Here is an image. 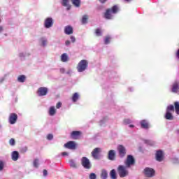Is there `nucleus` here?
<instances>
[{
    "mask_svg": "<svg viewBox=\"0 0 179 179\" xmlns=\"http://www.w3.org/2000/svg\"><path fill=\"white\" fill-rule=\"evenodd\" d=\"M118 13V6H113L111 8L106 10L104 17L108 20H111V19H114V15Z\"/></svg>",
    "mask_w": 179,
    "mask_h": 179,
    "instance_id": "1",
    "label": "nucleus"
},
{
    "mask_svg": "<svg viewBox=\"0 0 179 179\" xmlns=\"http://www.w3.org/2000/svg\"><path fill=\"white\" fill-rule=\"evenodd\" d=\"M127 169H128V167L124 166L123 165L118 166L117 173L120 178H124L129 176V171Z\"/></svg>",
    "mask_w": 179,
    "mask_h": 179,
    "instance_id": "2",
    "label": "nucleus"
},
{
    "mask_svg": "<svg viewBox=\"0 0 179 179\" xmlns=\"http://www.w3.org/2000/svg\"><path fill=\"white\" fill-rule=\"evenodd\" d=\"M89 66V62L86 59H83L80 61L77 65V71L78 72H85V70L87 69Z\"/></svg>",
    "mask_w": 179,
    "mask_h": 179,
    "instance_id": "3",
    "label": "nucleus"
},
{
    "mask_svg": "<svg viewBox=\"0 0 179 179\" xmlns=\"http://www.w3.org/2000/svg\"><path fill=\"white\" fill-rule=\"evenodd\" d=\"M43 26L45 29H51L54 26V19L52 17H48L44 20Z\"/></svg>",
    "mask_w": 179,
    "mask_h": 179,
    "instance_id": "4",
    "label": "nucleus"
},
{
    "mask_svg": "<svg viewBox=\"0 0 179 179\" xmlns=\"http://www.w3.org/2000/svg\"><path fill=\"white\" fill-rule=\"evenodd\" d=\"M81 164L83 167L87 170H90V169H92V163L90 162V160H89L86 157H83L81 159Z\"/></svg>",
    "mask_w": 179,
    "mask_h": 179,
    "instance_id": "5",
    "label": "nucleus"
},
{
    "mask_svg": "<svg viewBox=\"0 0 179 179\" xmlns=\"http://www.w3.org/2000/svg\"><path fill=\"white\" fill-rule=\"evenodd\" d=\"M124 164L127 169H129L131 166H134L135 164V159L132 155H128L126 161L124 162Z\"/></svg>",
    "mask_w": 179,
    "mask_h": 179,
    "instance_id": "6",
    "label": "nucleus"
},
{
    "mask_svg": "<svg viewBox=\"0 0 179 179\" xmlns=\"http://www.w3.org/2000/svg\"><path fill=\"white\" fill-rule=\"evenodd\" d=\"M36 94L41 97L43 96H47L48 94V88L45 87H41L38 89Z\"/></svg>",
    "mask_w": 179,
    "mask_h": 179,
    "instance_id": "7",
    "label": "nucleus"
},
{
    "mask_svg": "<svg viewBox=\"0 0 179 179\" xmlns=\"http://www.w3.org/2000/svg\"><path fill=\"white\" fill-rule=\"evenodd\" d=\"M117 152L119 157L122 159L123 157H125V155H127V149L124 145H119L117 146Z\"/></svg>",
    "mask_w": 179,
    "mask_h": 179,
    "instance_id": "8",
    "label": "nucleus"
},
{
    "mask_svg": "<svg viewBox=\"0 0 179 179\" xmlns=\"http://www.w3.org/2000/svg\"><path fill=\"white\" fill-rule=\"evenodd\" d=\"M8 122L10 125H14L15 122H17V114L13 113L8 116Z\"/></svg>",
    "mask_w": 179,
    "mask_h": 179,
    "instance_id": "9",
    "label": "nucleus"
},
{
    "mask_svg": "<svg viewBox=\"0 0 179 179\" xmlns=\"http://www.w3.org/2000/svg\"><path fill=\"white\" fill-rule=\"evenodd\" d=\"M155 159L157 162H162L164 159V155L163 154V151L162 150H159L156 152Z\"/></svg>",
    "mask_w": 179,
    "mask_h": 179,
    "instance_id": "10",
    "label": "nucleus"
},
{
    "mask_svg": "<svg viewBox=\"0 0 179 179\" xmlns=\"http://www.w3.org/2000/svg\"><path fill=\"white\" fill-rule=\"evenodd\" d=\"M64 147L66 148V149L73 150L76 149V143H75L74 141H69L64 144Z\"/></svg>",
    "mask_w": 179,
    "mask_h": 179,
    "instance_id": "11",
    "label": "nucleus"
},
{
    "mask_svg": "<svg viewBox=\"0 0 179 179\" xmlns=\"http://www.w3.org/2000/svg\"><path fill=\"white\" fill-rule=\"evenodd\" d=\"M144 173L147 177H153V176H155V170L151 168H145L144 169Z\"/></svg>",
    "mask_w": 179,
    "mask_h": 179,
    "instance_id": "12",
    "label": "nucleus"
},
{
    "mask_svg": "<svg viewBox=\"0 0 179 179\" xmlns=\"http://www.w3.org/2000/svg\"><path fill=\"white\" fill-rule=\"evenodd\" d=\"M64 33L67 36H71V34H73V28L70 25L66 26L64 27Z\"/></svg>",
    "mask_w": 179,
    "mask_h": 179,
    "instance_id": "13",
    "label": "nucleus"
},
{
    "mask_svg": "<svg viewBox=\"0 0 179 179\" xmlns=\"http://www.w3.org/2000/svg\"><path fill=\"white\" fill-rule=\"evenodd\" d=\"M100 150L101 149L99 148H96L95 149L93 150V151L92 152V156L94 159H99V155L100 153Z\"/></svg>",
    "mask_w": 179,
    "mask_h": 179,
    "instance_id": "14",
    "label": "nucleus"
},
{
    "mask_svg": "<svg viewBox=\"0 0 179 179\" xmlns=\"http://www.w3.org/2000/svg\"><path fill=\"white\" fill-rule=\"evenodd\" d=\"M140 125L143 129H149V122L146 120H143L140 122Z\"/></svg>",
    "mask_w": 179,
    "mask_h": 179,
    "instance_id": "15",
    "label": "nucleus"
},
{
    "mask_svg": "<svg viewBox=\"0 0 179 179\" xmlns=\"http://www.w3.org/2000/svg\"><path fill=\"white\" fill-rule=\"evenodd\" d=\"M80 135H82V132L80 131H73L71 133V138H72V139H78Z\"/></svg>",
    "mask_w": 179,
    "mask_h": 179,
    "instance_id": "16",
    "label": "nucleus"
},
{
    "mask_svg": "<svg viewBox=\"0 0 179 179\" xmlns=\"http://www.w3.org/2000/svg\"><path fill=\"white\" fill-rule=\"evenodd\" d=\"M48 40L46 37H41L39 39V44L41 47H47Z\"/></svg>",
    "mask_w": 179,
    "mask_h": 179,
    "instance_id": "17",
    "label": "nucleus"
},
{
    "mask_svg": "<svg viewBox=\"0 0 179 179\" xmlns=\"http://www.w3.org/2000/svg\"><path fill=\"white\" fill-rule=\"evenodd\" d=\"M19 152L13 151L11 153V159L13 162H17L19 160Z\"/></svg>",
    "mask_w": 179,
    "mask_h": 179,
    "instance_id": "18",
    "label": "nucleus"
},
{
    "mask_svg": "<svg viewBox=\"0 0 179 179\" xmlns=\"http://www.w3.org/2000/svg\"><path fill=\"white\" fill-rule=\"evenodd\" d=\"M108 159L112 161L114 160V159H115V150H109L108 154Z\"/></svg>",
    "mask_w": 179,
    "mask_h": 179,
    "instance_id": "19",
    "label": "nucleus"
},
{
    "mask_svg": "<svg viewBox=\"0 0 179 179\" xmlns=\"http://www.w3.org/2000/svg\"><path fill=\"white\" fill-rule=\"evenodd\" d=\"M48 114L50 117H54L57 114V109L55 106H50L48 110Z\"/></svg>",
    "mask_w": 179,
    "mask_h": 179,
    "instance_id": "20",
    "label": "nucleus"
},
{
    "mask_svg": "<svg viewBox=\"0 0 179 179\" xmlns=\"http://www.w3.org/2000/svg\"><path fill=\"white\" fill-rule=\"evenodd\" d=\"M179 85L178 83L176 82L172 85L171 92L172 93H178Z\"/></svg>",
    "mask_w": 179,
    "mask_h": 179,
    "instance_id": "21",
    "label": "nucleus"
},
{
    "mask_svg": "<svg viewBox=\"0 0 179 179\" xmlns=\"http://www.w3.org/2000/svg\"><path fill=\"white\" fill-rule=\"evenodd\" d=\"M79 99H80V95L78 92H75L71 97L73 103H76Z\"/></svg>",
    "mask_w": 179,
    "mask_h": 179,
    "instance_id": "22",
    "label": "nucleus"
},
{
    "mask_svg": "<svg viewBox=\"0 0 179 179\" xmlns=\"http://www.w3.org/2000/svg\"><path fill=\"white\" fill-rule=\"evenodd\" d=\"M166 120H169V121H173L174 120V116L171 112L166 111L165 113Z\"/></svg>",
    "mask_w": 179,
    "mask_h": 179,
    "instance_id": "23",
    "label": "nucleus"
},
{
    "mask_svg": "<svg viewBox=\"0 0 179 179\" xmlns=\"http://www.w3.org/2000/svg\"><path fill=\"white\" fill-rule=\"evenodd\" d=\"M18 57H20V58H22L23 59H24V58H27V57H30V52H21L19 53Z\"/></svg>",
    "mask_w": 179,
    "mask_h": 179,
    "instance_id": "24",
    "label": "nucleus"
},
{
    "mask_svg": "<svg viewBox=\"0 0 179 179\" xmlns=\"http://www.w3.org/2000/svg\"><path fill=\"white\" fill-rule=\"evenodd\" d=\"M61 61L62 62H68L69 61V56L66 53H63L61 55Z\"/></svg>",
    "mask_w": 179,
    "mask_h": 179,
    "instance_id": "25",
    "label": "nucleus"
},
{
    "mask_svg": "<svg viewBox=\"0 0 179 179\" xmlns=\"http://www.w3.org/2000/svg\"><path fill=\"white\" fill-rule=\"evenodd\" d=\"M108 177V172H107V170L103 169L101 173V178L107 179Z\"/></svg>",
    "mask_w": 179,
    "mask_h": 179,
    "instance_id": "26",
    "label": "nucleus"
},
{
    "mask_svg": "<svg viewBox=\"0 0 179 179\" xmlns=\"http://www.w3.org/2000/svg\"><path fill=\"white\" fill-rule=\"evenodd\" d=\"M62 5L67 8V10H71V6L69 5V0H62Z\"/></svg>",
    "mask_w": 179,
    "mask_h": 179,
    "instance_id": "27",
    "label": "nucleus"
},
{
    "mask_svg": "<svg viewBox=\"0 0 179 179\" xmlns=\"http://www.w3.org/2000/svg\"><path fill=\"white\" fill-rule=\"evenodd\" d=\"M17 80V82H19L20 83H24L25 80H26V76H24V75H21V76H18Z\"/></svg>",
    "mask_w": 179,
    "mask_h": 179,
    "instance_id": "28",
    "label": "nucleus"
},
{
    "mask_svg": "<svg viewBox=\"0 0 179 179\" xmlns=\"http://www.w3.org/2000/svg\"><path fill=\"white\" fill-rule=\"evenodd\" d=\"M110 176L111 179H117V172L115 169H112L110 172Z\"/></svg>",
    "mask_w": 179,
    "mask_h": 179,
    "instance_id": "29",
    "label": "nucleus"
},
{
    "mask_svg": "<svg viewBox=\"0 0 179 179\" xmlns=\"http://www.w3.org/2000/svg\"><path fill=\"white\" fill-rule=\"evenodd\" d=\"M33 166L35 169H38V166H40V159H35L33 162Z\"/></svg>",
    "mask_w": 179,
    "mask_h": 179,
    "instance_id": "30",
    "label": "nucleus"
},
{
    "mask_svg": "<svg viewBox=\"0 0 179 179\" xmlns=\"http://www.w3.org/2000/svg\"><path fill=\"white\" fill-rule=\"evenodd\" d=\"M69 164H70V167H71L72 169H77L78 168V166L76 165V162L73 159H70L69 160Z\"/></svg>",
    "mask_w": 179,
    "mask_h": 179,
    "instance_id": "31",
    "label": "nucleus"
},
{
    "mask_svg": "<svg viewBox=\"0 0 179 179\" xmlns=\"http://www.w3.org/2000/svg\"><path fill=\"white\" fill-rule=\"evenodd\" d=\"M107 121H108V118L107 117H103L102 120H100L99 122V125L101 127H104L107 122Z\"/></svg>",
    "mask_w": 179,
    "mask_h": 179,
    "instance_id": "32",
    "label": "nucleus"
},
{
    "mask_svg": "<svg viewBox=\"0 0 179 179\" xmlns=\"http://www.w3.org/2000/svg\"><path fill=\"white\" fill-rule=\"evenodd\" d=\"M71 2L76 8H79V6H80V0H71Z\"/></svg>",
    "mask_w": 179,
    "mask_h": 179,
    "instance_id": "33",
    "label": "nucleus"
},
{
    "mask_svg": "<svg viewBox=\"0 0 179 179\" xmlns=\"http://www.w3.org/2000/svg\"><path fill=\"white\" fill-rule=\"evenodd\" d=\"M89 19V17L87 15H85L82 17V24H86L87 23V20Z\"/></svg>",
    "mask_w": 179,
    "mask_h": 179,
    "instance_id": "34",
    "label": "nucleus"
},
{
    "mask_svg": "<svg viewBox=\"0 0 179 179\" xmlns=\"http://www.w3.org/2000/svg\"><path fill=\"white\" fill-rule=\"evenodd\" d=\"M111 40V37L108 36H106L103 39V41H104V44H106V45L110 44V41Z\"/></svg>",
    "mask_w": 179,
    "mask_h": 179,
    "instance_id": "35",
    "label": "nucleus"
},
{
    "mask_svg": "<svg viewBox=\"0 0 179 179\" xmlns=\"http://www.w3.org/2000/svg\"><path fill=\"white\" fill-rule=\"evenodd\" d=\"M144 143H145L146 145H149L150 146H154L155 141L152 140H144Z\"/></svg>",
    "mask_w": 179,
    "mask_h": 179,
    "instance_id": "36",
    "label": "nucleus"
},
{
    "mask_svg": "<svg viewBox=\"0 0 179 179\" xmlns=\"http://www.w3.org/2000/svg\"><path fill=\"white\" fill-rule=\"evenodd\" d=\"M174 106H175V110H176V114H179V102L176 101L174 103Z\"/></svg>",
    "mask_w": 179,
    "mask_h": 179,
    "instance_id": "37",
    "label": "nucleus"
},
{
    "mask_svg": "<svg viewBox=\"0 0 179 179\" xmlns=\"http://www.w3.org/2000/svg\"><path fill=\"white\" fill-rule=\"evenodd\" d=\"M95 34L98 37H100V36H102L103 34L101 32V29L100 28L96 29L95 31Z\"/></svg>",
    "mask_w": 179,
    "mask_h": 179,
    "instance_id": "38",
    "label": "nucleus"
},
{
    "mask_svg": "<svg viewBox=\"0 0 179 179\" xmlns=\"http://www.w3.org/2000/svg\"><path fill=\"white\" fill-rule=\"evenodd\" d=\"M166 111H168V113H170V111H174V106L173 105L168 106L166 108Z\"/></svg>",
    "mask_w": 179,
    "mask_h": 179,
    "instance_id": "39",
    "label": "nucleus"
},
{
    "mask_svg": "<svg viewBox=\"0 0 179 179\" xmlns=\"http://www.w3.org/2000/svg\"><path fill=\"white\" fill-rule=\"evenodd\" d=\"M172 163H173V164H179V159L178 157H173L172 158Z\"/></svg>",
    "mask_w": 179,
    "mask_h": 179,
    "instance_id": "40",
    "label": "nucleus"
},
{
    "mask_svg": "<svg viewBox=\"0 0 179 179\" xmlns=\"http://www.w3.org/2000/svg\"><path fill=\"white\" fill-rule=\"evenodd\" d=\"M123 122L124 125H128V124H131L132 120H131L130 119H124Z\"/></svg>",
    "mask_w": 179,
    "mask_h": 179,
    "instance_id": "41",
    "label": "nucleus"
},
{
    "mask_svg": "<svg viewBox=\"0 0 179 179\" xmlns=\"http://www.w3.org/2000/svg\"><path fill=\"white\" fill-rule=\"evenodd\" d=\"M16 142L15 141V138H10L9 141V144L10 146H15Z\"/></svg>",
    "mask_w": 179,
    "mask_h": 179,
    "instance_id": "42",
    "label": "nucleus"
},
{
    "mask_svg": "<svg viewBox=\"0 0 179 179\" xmlns=\"http://www.w3.org/2000/svg\"><path fill=\"white\" fill-rule=\"evenodd\" d=\"M97 176H96V173H92L90 174V179H96Z\"/></svg>",
    "mask_w": 179,
    "mask_h": 179,
    "instance_id": "43",
    "label": "nucleus"
},
{
    "mask_svg": "<svg viewBox=\"0 0 179 179\" xmlns=\"http://www.w3.org/2000/svg\"><path fill=\"white\" fill-rule=\"evenodd\" d=\"M47 139H48V141H52V139H54V135H52L51 134H48Z\"/></svg>",
    "mask_w": 179,
    "mask_h": 179,
    "instance_id": "44",
    "label": "nucleus"
},
{
    "mask_svg": "<svg viewBox=\"0 0 179 179\" xmlns=\"http://www.w3.org/2000/svg\"><path fill=\"white\" fill-rule=\"evenodd\" d=\"M20 152L21 153H26V152H27V147H22L20 149Z\"/></svg>",
    "mask_w": 179,
    "mask_h": 179,
    "instance_id": "45",
    "label": "nucleus"
},
{
    "mask_svg": "<svg viewBox=\"0 0 179 179\" xmlns=\"http://www.w3.org/2000/svg\"><path fill=\"white\" fill-rule=\"evenodd\" d=\"M61 107H62V103L58 102L56 105V108L59 109Z\"/></svg>",
    "mask_w": 179,
    "mask_h": 179,
    "instance_id": "46",
    "label": "nucleus"
},
{
    "mask_svg": "<svg viewBox=\"0 0 179 179\" xmlns=\"http://www.w3.org/2000/svg\"><path fill=\"white\" fill-rule=\"evenodd\" d=\"M70 39L71 41V43H75L76 41V38L73 36H70Z\"/></svg>",
    "mask_w": 179,
    "mask_h": 179,
    "instance_id": "47",
    "label": "nucleus"
},
{
    "mask_svg": "<svg viewBox=\"0 0 179 179\" xmlns=\"http://www.w3.org/2000/svg\"><path fill=\"white\" fill-rule=\"evenodd\" d=\"M65 45L66 47H69V45H71V41H69V40L66 41H65Z\"/></svg>",
    "mask_w": 179,
    "mask_h": 179,
    "instance_id": "48",
    "label": "nucleus"
},
{
    "mask_svg": "<svg viewBox=\"0 0 179 179\" xmlns=\"http://www.w3.org/2000/svg\"><path fill=\"white\" fill-rule=\"evenodd\" d=\"M43 173V177H47V176H48V171H47V170L44 169Z\"/></svg>",
    "mask_w": 179,
    "mask_h": 179,
    "instance_id": "49",
    "label": "nucleus"
},
{
    "mask_svg": "<svg viewBox=\"0 0 179 179\" xmlns=\"http://www.w3.org/2000/svg\"><path fill=\"white\" fill-rule=\"evenodd\" d=\"M9 75V73H6L4 75V77L1 79V82H3L5 79H6V77Z\"/></svg>",
    "mask_w": 179,
    "mask_h": 179,
    "instance_id": "50",
    "label": "nucleus"
},
{
    "mask_svg": "<svg viewBox=\"0 0 179 179\" xmlns=\"http://www.w3.org/2000/svg\"><path fill=\"white\" fill-rule=\"evenodd\" d=\"M59 71H60V73H65V69L61 68V69H59Z\"/></svg>",
    "mask_w": 179,
    "mask_h": 179,
    "instance_id": "51",
    "label": "nucleus"
},
{
    "mask_svg": "<svg viewBox=\"0 0 179 179\" xmlns=\"http://www.w3.org/2000/svg\"><path fill=\"white\" fill-rule=\"evenodd\" d=\"M68 155H69V153H68L67 152H62V156H68Z\"/></svg>",
    "mask_w": 179,
    "mask_h": 179,
    "instance_id": "52",
    "label": "nucleus"
},
{
    "mask_svg": "<svg viewBox=\"0 0 179 179\" xmlns=\"http://www.w3.org/2000/svg\"><path fill=\"white\" fill-rule=\"evenodd\" d=\"M66 75H71V73H72V70L69 69L66 72Z\"/></svg>",
    "mask_w": 179,
    "mask_h": 179,
    "instance_id": "53",
    "label": "nucleus"
},
{
    "mask_svg": "<svg viewBox=\"0 0 179 179\" xmlns=\"http://www.w3.org/2000/svg\"><path fill=\"white\" fill-rule=\"evenodd\" d=\"M1 170H3V162H1Z\"/></svg>",
    "mask_w": 179,
    "mask_h": 179,
    "instance_id": "54",
    "label": "nucleus"
},
{
    "mask_svg": "<svg viewBox=\"0 0 179 179\" xmlns=\"http://www.w3.org/2000/svg\"><path fill=\"white\" fill-rule=\"evenodd\" d=\"M176 58H178V59H179V49L178 50V51L176 52Z\"/></svg>",
    "mask_w": 179,
    "mask_h": 179,
    "instance_id": "55",
    "label": "nucleus"
},
{
    "mask_svg": "<svg viewBox=\"0 0 179 179\" xmlns=\"http://www.w3.org/2000/svg\"><path fill=\"white\" fill-rule=\"evenodd\" d=\"M101 3H106L107 2V0H100Z\"/></svg>",
    "mask_w": 179,
    "mask_h": 179,
    "instance_id": "56",
    "label": "nucleus"
},
{
    "mask_svg": "<svg viewBox=\"0 0 179 179\" xmlns=\"http://www.w3.org/2000/svg\"><path fill=\"white\" fill-rule=\"evenodd\" d=\"M129 128H135V125L134 124H129Z\"/></svg>",
    "mask_w": 179,
    "mask_h": 179,
    "instance_id": "57",
    "label": "nucleus"
},
{
    "mask_svg": "<svg viewBox=\"0 0 179 179\" xmlns=\"http://www.w3.org/2000/svg\"><path fill=\"white\" fill-rule=\"evenodd\" d=\"M129 90L130 92H132L134 90V87H129Z\"/></svg>",
    "mask_w": 179,
    "mask_h": 179,
    "instance_id": "58",
    "label": "nucleus"
},
{
    "mask_svg": "<svg viewBox=\"0 0 179 179\" xmlns=\"http://www.w3.org/2000/svg\"><path fill=\"white\" fill-rule=\"evenodd\" d=\"M177 133L179 134V129L177 130Z\"/></svg>",
    "mask_w": 179,
    "mask_h": 179,
    "instance_id": "59",
    "label": "nucleus"
},
{
    "mask_svg": "<svg viewBox=\"0 0 179 179\" xmlns=\"http://www.w3.org/2000/svg\"><path fill=\"white\" fill-rule=\"evenodd\" d=\"M127 2H129L130 0H125Z\"/></svg>",
    "mask_w": 179,
    "mask_h": 179,
    "instance_id": "60",
    "label": "nucleus"
},
{
    "mask_svg": "<svg viewBox=\"0 0 179 179\" xmlns=\"http://www.w3.org/2000/svg\"><path fill=\"white\" fill-rule=\"evenodd\" d=\"M0 171H1V162H0Z\"/></svg>",
    "mask_w": 179,
    "mask_h": 179,
    "instance_id": "61",
    "label": "nucleus"
},
{
    "mask_svg": "<svg viewBox=\"0 0 179 179\" xmlns=\"http://www.w3.org/2000/svg\"><path fill=\"white\" fill-rule=\"evenodd\" d=\"M1 31H2V27L1 28Z\"/></svg>",
    "mask_w": 179,
    "mask_h": 179,
    "instance_id": "62",
    "label": "nucleus"
}]
</instances>
